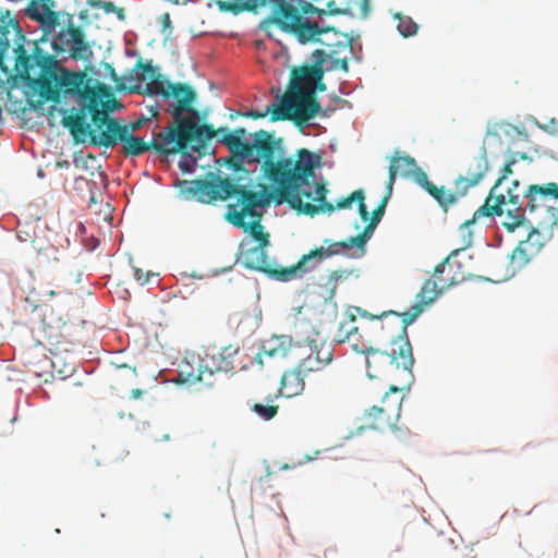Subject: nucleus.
Listing matches in <instances>:
<instances>
[{"label":"nucleus","mask_w":558,"mask_h":558,"mask_svg":"<svg viewBox=\"0 0 558 558\" xmlns=\"http://www.w3.org/2000/svg\"><path fill=\"white\" fill-rule=\"evenodd\" d=\"M147 119L146 118H141V119H137L133 122H131L130 124H128L126 126L129 128V133L131 134V132H135L137 130H140L141 128H143V125L146 123Z\"/></svg>","instance_id":"46"},{"label":"nucleus","mask_w":558,"mask_h":558,"mask_svg":"<svg viewBox=\"0 0 558 558\" xmlns=\"http://www.w3.org/2000/svg\"><path fill=\"white\" fill-rule=\"evenodd\" d=\"M414 177L415 181L428 193L434 183L428 180L427 174L418 167L415 168V171L411 174Z\"/></svg>","instance_id":"38"},{"label":"nucleus","mask_w":558,"mask_h":558,"mask_svg":"<svg viewBox=\"0 0 558 558\" xmlns=\"http://www.w3.org/2000/svg\"><path fill=\"white\" fill-rule=\"evenodd\" d=\"M137 89H138V87H131V88H130V90H131V92H135V90H137Z\"/></svg>","instance_id":"55"},{"label":"nucleus","mask_w":558,"mask_h":558,"mask_svg":"<svg viewBox=\"0 0 558 558\" xmlns=\"http://www.w3.org/2000/svg\"><path fill=\"white\" fill-rule=\"evenodd\" d=\"M173 185L185 198H194L203 204H215L235 196L236 202L227 206L226 220L248 232L258 242L257 245L269 244L268 234L263 231L260 223L264 208L274 201L272 192H268L266 185H260L262 189L255 192L242 184L241 178L230 179L214 172H208L205 179H177Z\"/></svg>","instance_id":"4"},{"label":"nucleus","mask_w":558,"mask_h":558,"mask_svg":"<svg viewBox=\"0 0 558 558\" xmlns=\"http://www.w3.org/2000/svg\"><path fill=\"white\" fill-rule=\"evenodd\" d=\"M266 247L267 245H255L242 251L240 262L246 269L264 272L280 281H290L300 275L298 263L291 267L278 268L268 258Z\"/></svg>","instance_id":"12"},{"label":"nucleus","mask_w":558,"mask_h":558,"mask_svg":"<svg viewBox=\"0 0 558 558\" xmlns=\"http://www.w3.org/2000/svg\"><path fill=\"white\" fill-rule=\"evenodd\" d=\"M525 201L523 209L531 213L544 210L551 219L553 214L558 209V184L549 182L546 184H532L523 194Z\"/></svg>","instance_id":"13"},{"label":"nucleus","mask_w":558,"mask_h":558,"mask_svg":"<svg viewBox=\"0 0 558 558\" xmlns=\"http://www.w3.org/2000/svg\"><path fill=\"white\" fill-rule=\"evenodd\" d=\"M279 407L272 404V400H269L267 404L255 403L253 411L264 420H271L278 412Z\"/></svg>","instance_id":"35"},{"label":"nucleus","mask_w":558,"mask_h":558,"mask_svg":"<svg viewBox=\"0 0 558 558\" xmlns=\"http://www.w3.org/2000/svg\"><path fill=\"white\" fill-rule=\"evenodd\" d=\"M333 101H335L336 104H343V102H345V100H343V99H342V98H340L339 96H335V97H333Z\"/></svg>","instance_id":"52"},{"label":"nucleus","mask_w":558,"mask_h":558,"mask_svg":"<svg viewBox=\"0 0 558 558\" xmlns=\"http://www.w3.org/2000/svg\"><path fill=\"white\" fill-rule=\"evenodd\" d=\"M239 353V347L226 345L219 351L207 350L203 359L204 368L211 376L216 372H229L234 367V356Z\"/></svg>","instance_id":"20"},{"label":"nucleus","mask_w":558,"mask_h":558,"mask_svg":"<svg viewBox=\"0 0 558 558\" xmlns=\"http://www.w3.org/2000/svg\"><path fill=\"white\" fill-rule=\"evenodd\" d=\"M54 7V0H31L25 9V15L38 22L44 34L48 35L60 24L59 13Z\"/></svg>","instance_id":"15"},{"label":"nucleus","mask_w":558,"mask_h":558,"mask_svg":"<svg viewBox=\"0 0 558 558\" xmlns=\"http://www.w3.org/2000/svg\"><path fill=\"white\" fill-rule=\"evenodd\" d=\"M391 192H392V190H387V194L383 197L380 204L373 210L372 216L368 215V220H371L377 225L379 223V221L381 220V217L385 214V208H386L388 199L391 196Z\"/></svg>","instance_id":"37"},{"label":"nucleus","mask_w":558,"mask_h":558,"mask_svg":"<svg viewBox=\"0 0 558 558\" xmlns=\"http://www.w3.org/2000/svg\"><path fill=\"white\" fill-rule=\"evenodd\" d=\"M271 7V21L280 29L294 35L301 44L318 43L329 56L348 49L344 36L332 27H323L317 17L327 15L323 9L316 8L307 0H245L242 8L248 11Z\"/></svg>","instance_id":"5"},{"label":"nucleus","mask_w":558,"mask_h":558,"mask_svg":"<svg viewBox=\"0 0 558 558\" xmlns=\"http://www.w3.org/2000/svg\"><path fill=\"white\" fill-rule=\"evenodd\" d=\"M204 362L201 356L192 355L191 359L185 357L179 365L178 376L174 379L178 384L194 385L205 380Z\"/></svg>","instance_id":"22"},{"label":"nucleus","mask_w":558,"mask_h":558,"mask_svg":"<svg viewBox=\"0 0 558 558\" xmlns=\"http://www.w3.org/2000/svg\"><path fill=\"white\" fill-rule=\"evenodd\" d=\"M335 64H336V66H339L340 69H342L344 72H348V70H349L348 60L345 58L336 59Z\"/></svg>","instance_id":"48"},{"label":"nucleus","mask_w":558,"mask_h":558,"mask_svg":"<svg viewBox=\"0 0 558 558\" xmlns=\"http://www.w3.org/2000/svg\"><path fill=\"white\" fill-rule=\"evenodd\" d=\"M294 327L299 340L308 348L306 356L298 363L301 371L307 375L324 371L333 360L332 344L304 320L298 322Z\"/></svg>","instance_id":"9"},{"label":"nucleus","mask_w":558,"mask_h":558,"mask_svg":"<svg viewBox=\"0 0 558 558\" xmlns=\"http://www.w3.org/2000/svg\"><path fill=\"white\" fill-rule=\"evenodd\" d=\"M368 225L364 228L363 232L351 236V243H355V247L360 251V254L363 255L365 253V246L367 241L371 239L377 223L367 220Z\"/></svg>","instance_id":"33"},{"label":"nucleus","mask_w":558,"mask_h":558,"mask_svg":"<svg viewBox=\"0 0 558 558\" xmlns=\"http://www.w3.org/2000/svg\"><path fill=\"white\" fill-rule=\"evenodd\" d=\"M387 413L380 405H373L365 411L363 415V425L360 429H374L378 432L389 430L397 437H402L407 434L408 428H403L398 425V421L395 418L387 420Z\"/></svg>","instance_id":"19"},{"label":"nucleus","mask_w":558,"mask_h":558,"mask_svg":"<svg viewBox=\"0 0 558 558\" xmlns=\"http://www.w3.org/2000/svg\"><path fill=\"white\" fill-rule=\"evenodd\" d=\"M272 108H274V104L271 106H268L264 112H259L256 110H250V111L243 113V117L252 118V119H262V118H265L268 113L271 114Z\"/></svg>","instance_id":"42"},{"label":"nucleus","mask_w":558,"mask_h":558,"mask_svg":"<svg viewBox=\"0 0 558 558\" xmlns=\"http://www.w3.org/2000/svg\"><path fill=\"white\" fill-rule=\"evenodd\" d=\"M402 314H399L393 311L383 312L379 315L371 316V322L373 323V330L381 332L383 336L380 338L387 339L389 344L392 342V337L397 339V335L395 331L396 322H401Z\"/></svg>","instance_id":"25"},{"label":"nucleus","mask_w":558,"mask_h":558,"mask_svg":"<svg viewBox=\"0 0 558 558\" xmlns=\"http://www.w3.org/2000/svg\"><path fill=\"white\" fill-rule=\"evenodd\" d=\"M322 157L306 148H300L293 156H284L282 140L275 138L268 131L259 130L253 134L240 161H230L235 171L247 174L243 162L260 163L263 178L271 187L277 205L288 204L298 213L314 217L320 213H331L333 206L327 202L328 190L314 181L315 169L320 166Z\"/></svg>","instance_id":"2"},{"label":"nucleus","mask_w":558,"mask_h":558,"mask_svg":"<svg viewBox=\"0 0 558 558\" xmlns=\"http://www.w3.org/2000/svg\"><path fill=\"white\" fill-rule=\"evenodd\" d=\"M342 277H343V272L341 270H333L329 275V281L332 282L331 296L335 293L337 281L340 280Z\"/></svg>","instance_id":"45"},{"label":"nucleus","mask_w":558,"mask_h":558,"mask_svg":"<svg viewBox=\"0 0 558 558\" xmlns=\"http://www.w3.org/2000/svg\"><path fill=\"white\" fill-rule=\"evenodd\" d=\"M134 279L141 284H145L149 281L150 277L154 276L150 271H144L143 269L132 266Z\"/></svg>","instance_id":"39"},{"label":"nucleus","mask_w":558,"mask_h":558,"mask_svg":"<svg viewBox=\"0 0 558 558\" xmlns=\"http://www.w3.org/2000/svg\"><path fill=\"white\" fill-rule=\"evenodd\" d=\"M489 170V162L486 156L485 148L482 151L471 157L466 165L463 174H459L454 180L459 185L460 191L468 194L469 190L478 185L486 177Z\"/></svg>","instance_id":"16"},{"label":"nucleus","mask_w":558,"mask_h":558,"mask_svg":"<svg viewBox=\"0 0 558 558\" xmlns=\"http://www.w3.org/2000/svg\"><path fill=\"white\" fill-rule=\"evenodd\" d=\"M357 316L360 318H368L371 320V316L374 315L369 314L367 311L361 307H353V312L350 313L349 315L350 319L348 322H343L340 324L338 336L339 342H344L345 340H349L350 337L357 331V327L354 326V322Z\"/></svg>","instance_id":"31"},{"label":"nucleus","mask_w":558,"mask_h":558,"mask_svg":"<svg viewBox=\"0 0 558 558\" xmlns=\"http://www.w3.org/2000/svg\"><path fill=\"white\" fill-rule=\"evenodd\" d=\"M162 26L163 29L170 28L171 29V20L169 13H166L162 15Z\"/></svg>","instance_id":"49"},{"label":"nucleus","mask_w":558,"mask_h":558,"mask_svg":"<svg viewBox=\"0 0 558 558\" xmlns=\"http://www.w3.org/2000/svg\"><path fill=\"white\" fill-rule=\"evenodd\" d=\"M92 7L93 8H100L102 9L106 13H117L119 20H124L125 15H124V10L122 8H118L114 5L113 2H110V1H104V0H98L96 2H92Z\"/></svg>","instance_id":"36"},{"label":"nucleus","mask_w":558,"mask_h":558,"mask_svg":"<svg viewBox=\"0 0 558 558\" xmlns=\"http://www.w3.org/2000/svg\"><path fill=\"white\" fill-rule=\"evenodd\" d=\"M314 459H315V456L305 454L302 460H298L295 462H292V464L284 463L280 469L281 470L294 469V468L303 465L305 462L312 461Z\"/></svg>","instance_id":"43"},{"label":"nucleus","mask_w":558,"mask_h":558,"mask_svg":"<svg viewBox=\"0 0 558 558\" xmlns=\"http://www.w3.org/2000/svg\"><path fill=\"white\" fill-rule=\"evenodd\" d=\"M196 159L192 156L184 157L180 162L179 167L183 173H192L195 170Z\"/></svg>","instance_id":"40"},{"label":"nucleus","mask_w":558,"mask_h":558,"mask_svg":"<svg viewBox=\"0 0 558 558\" xmlns=\"http://www.w3.org/2000/svg\"><path fill=\"white\" fill-rule=\"evenodd\" d=\"M395 17L398 20V31L403 37H410L416 34L417 25L411 17L402 16L400 13H397Z\"/></svg>","instance_id":"34"},{"label":"nucleus","mask_w":558,"mask_h":558,"mask_svg":"<svg viewBox=\"0 0 558 558\" xmlns=\"http://www.w3.org/2000/svg\"><path fill=\"white\" fill-rule=\"evenodd\" d=\"M48 294L52 296V295L56 294V292L51 290V291L48 292Z\"/></svg>","instance_id":"56"},{"label":"nucleus","mask_w":558,"mask_h":558,"mask_svg":"<svg viewBox=\"0 0 558 558\" xmlns=\"http://www.w3.org/2000/svg\"><path fill=\"white\" fill-rule=\"evenodd\" d=\"M519 186V181L512 180L511 186L506 184L502 190L506 194V203L504 205L511 206V208L507 209L505 220L501 222L502 227L508 231H514L525 220L523 202L520 199V193L518 192Z\"/></svg>","instance_id":"18"},{"label":"nucleus","mask_w":558,"mask_h":558,"mask_svg":"<svg viewBox=\"0 0 558 558\" xmlns=\"http://www.w3.org/2000/svg\"><path fill=\"white\" fill-rule=\"evenodd\" d=\"M541 447V442L530 441L522 448V451L529 456H532L533 451Z\"/></svg>","instance_id":"47"},{"label":"nucleus","mask_w":558,"mask_h":558,"mask_svg":"<svg viewBox=\"0 0 558 558\" xmlns=\"http://www.w3.org/2000/svg\"><path fill=\"white\" fill-rule=\"evenodd\" d=\"M324 70L317 64L302 65L295 68L291 72L290 87L299 88L301 90L325 92L326 84L323 82Z\"/></svg>","instance_id":"17"},{"label":"nucleus","mask_w":558,"mask_h":558,"mask_svg":"<svg viewBox=\"0 0 558 558\" xmlns=\"http://www.w3.org/2000/svg\"><path fill=\"white\" fill-rule=\"evenodd\" d=\"M461 238L463 239L462 235ZM465 248L466 247L462 245L460 248L453 250L449 256L442 259V262L435 267L433 277L424 281L421 290L416 294L415 304L411 307L410 311L402 313V319L400 323L396 322L395 324V327H398V330L401 333H404L408 326L411 325L420 316L424 308L432 304L445 290L465 280V276L448 278L439 277L440 274H445L446 267L449 265V259Z\"/></svg>","instance_id":"7"},{"label":"nucleus","mask_w":558,"mask_h":558,"mask_svg":"<svg viewBox=\"0 0 558 558\" xmlns=\"http://www.w3.org/2000/svg\"><path fill=\"white\" fill-rule=\"evenodd\" d=\"M534 236H539V233L535 230L529 233L526 240L520 241L519 245L512 251L511 263L515 267L521 268L530 262L531 256L534 253V251L532 250V240Z\"/></svg>","instance_id":"30"},{"label":"nucleus","mask_w":558,"mask_h":558,"mask_svg":"<svg viewBox=\"0 0 558 558\" xmlns=\"http://www.w3.org/2000/svg\"><path fill=\"white\" fill-rule=\"evenodd\" d=\"M290 340L287 337H272L271 339L264 341L260 352L256 355V360L262 365V357L264 355L269 357H284L288 354Z\"/></svg>","instance_id":"27"},{"label":"nucleus","mask_w":558,"mask_h":558,"mask_svg":"<svg viewBox=\"0 0 558 558\" xmlns=\"http://www.w3.org/2000/svg\"><path fill=\"white\" fill-rule=\"evenodd\" d=\"M117 88H118L119 90H121V89H124L125 87H124V86H121V85H119V84H118V85H117Z\"/></svg>","instance_id":"54"},{"label":"nucleus","mask_w":558,"mask_h":558,"mask_svg":"<svg viewBox=\"0 0 558 558\" xmlns=\"http://www.w3.org/2000/svg\"><path fill=\"white\" fill-rule=\"evenodd\" d=\"M308 376L296 365L294 368L286 371L280 380V393L287 398L301 395L305 389V377Z\"/></svg>","instance_id":"24"},{"label":"nucleus","mask_w":558,"mask_h":558,"mask_svg":"<svg viewBox=\"0 0 558 558\" xmlns=\"http://www.w3.org/2000/svg\"><path fill=\"white\" fill-rule=\"evenodd\" d=\"M451 264L449 263V265L446 267V270L445 272H447L446 275L444 274H440L439 277L440 278H448V277H458L456 274L454 275H451ZM463 275H461L460 277H462Z\"/></svg>","instance_id":"50"},{"label":"nucleus","mask_w":558,"mask_h":558,"mask_svg":"<svg viewBox=\"0 0 558 558\" xmlns=\"http://www.w3.org/2000/svg\"><path fill=\"white\" fill-rule=\"evenodd\" d=\"M133 78L145 83L143 94L160 95L165 99L170 97L177 99L172 110L174 125L169 126L165 132L157 133L153 141L145 142L142 137L130 134L128 126H122L117 119L110 118L107 111L97 109L94 105L92 107L94 130L96 131L94 145L109 148L114 147L120 141L125 156H140L149 149L171 155L185 153L189 148L198 150L215 135L213 125H199L193 120L197 118L198 112L192 107L196 94L191 86L183 83H170L157 72L151 62L144 63L142 60H138L133 69Z\"/></svg>","instance_id":"1"},{"label":"nucleus","mask_w":558,"mask_h":558,"mask_svg":"<svg viewBox=\"0 0 558 558\" xmlns=\"http://www.w3.org/2000/svg\"><path fill=\"white\" fill-rule=\"evenodd\" d=\"M111 74H112L113 80H114V81H118V78H117V76H116V72H114V70H113V69H111Z\"/></svg>","instance_id":"53"},{"label":"nucleus","mask_w":558,"mask_h":558,"mask_svg":"<svg viewBox=\"0 0 558 558\" xmlns=\"http://www.w3.org/2000/svg\"><path fill=\"white\" fill-rule=\"evenodd\" d=\"M397 339L392 337L389 350L381 351L373 347H365L361 352L366 356L367 374L369 378H380L393 375L402 369L411 373L414 359L412 347L408 338V331L401 333L395 327Z\"/></svg>","instance_id":"6"},{"label":"nucleus","mask_w":558,"mask_h":558,"mask_svg":"<svg viewBox=\"0 0 558 558\" xmlns=\"http://www.w3.org/2000/svg\"><path fill=\"white\" fill-rule=\"evenodd\" d=\"M1 22L5 25L0 26V69L7 72L3 58L10 48L8 34L11 28L15 33V37L20 39L14 51L16 53L15 66L22 69V76L29 77L31 70L35 66L40 68V76L35 83L40 98L45 101L59 102L62 89L64 94L77 95L82 100H88V104L82 105L75 113L64 116L62 124L70 131L76 143L84 142L87 136L90 137V143H96V131L87 123L86 117L89 113L93 119L92 107L94 105L97 109L101 108L96 90L84 84V74L65 70L58 74L57 61L53 56L43 53L44 50L38 41H26L19 22L10 17L9 11L5 12V15L1 14Z\"/></svg>","instance_id":"3"},{"label":"nucleus","mask_w":558,"mask_h":558,"mask_svg":"<svg viewBox=\"0 0 558 558\" xmlns=\"http://www.w3.org/2000/svg\"><path fill=\"white\" fill-rule=\"evenodd\" d=\"M39 343L50 351H68L73 344L74 327L70 323L69 313L57 315L51 305H45L41 318Z\"/></svg>","instance_id":"11"},{"label":"nucleus","mask_w":558,"mask_h":558,"mask_svg":"<svg viewBox=\"0 0 558 558\" xmlns=\"http://www.w3.org/2000/svg\"><path fill=\"white\" fill-rule=\"evenodd\" d=\"M353 202L357 203L359 215H360L361 219L363 221H367L368 220V209L365 204V196H364L363 190H356V191L352 192L349 196L340 199L336 205H332V206H333V209H336V208L345 209V208H349ZM333 211L335 210H332L331 214ZM327 214L330 215V213H327Z\"/></svg>","instance_id":"32"},{"label":"nucleus","mask_w":558,"mask_h":558,"mask_svg":"<svg viewBox=\"0 0 558 558\" xmlns=\"http://www.w3.org/2000/svg\"><path fill=\"white\" fill-rule=\"evenodd\" d=\"M352 247H355V243H351V238L333 242L328 245V247H317L313 251H311L308 254H305L302 256V258L298 262L299 272L300 275L311 270L314 265H310L314 259H317L318 262H322L332 255H338L342 251L351 250Z\"/></svg>","instance_id":"21"},{"label":"nucleus","mask_w":558,"mask_h":558,"mask_svg":"<svg viewBox=\"0 0 558 558\" xmlns=\"http://www.w3.org/2000/svg\"><path fill=\"white\" fill-rule=\"evenodd\" d=\"M327 57H330V56H329V52L327 51V49H325V48L316 49L312 54L314 64H317L318 66H322V64L325 62Z\"/></svg>","instance_id":"41"},{"label":"nucleus","mask_w":558,"mask_h":558,"mask_svg":"<svg viewBox=\"0 0 558 558\" xmlns=\"http://www.w3.org/2000/svg\"><path fill=\"white\" fill-rule=\"evenodd\" d=\"M331 111H333L332 108H320L313 90H301L289 86L281 102L274 104L271 121L293 120L296 124L303 125L318 113L328 117Z\"/></svg>","instance_id":"8"},{"label":"nucleus","mask_w":558,"mask_h":558,"mask_svg":"<svg viewBox=\"0 0 558 558\" xmlns=\"http://www.w3.org/2000/svg\"><path fill=\"white\" fill-rule=\"evenodd\" d=\"M402 395L401 389L395 385L389 386V390L384 395L380 407L387 413L388 418L400 420Z\"/></svg>","instance_id":"29"},{"label":"nucleus","mask_w":558,"mask_h":558,"mask_svg":"<svg viewBox=\"0 0 558 558\" xmlns=\"http://www.w3.org/2000/svg\"><path fill=\"white\" fill-rule=\"evenodd\" d=\"M454 190H449L446 186H434L428 192V194L438 203V205L445 210H448V207L458 203V201L465 196V192H461L457 182H453Z\"/></svg>","instance_id":"28"},{"label":"nucleus","mask_w":558,"mask_h":558,"mask_svg":"<svg viewBox=\"0 0 558 558\" xmlns=\"http://www.w3.org/2000/svg\"><path fill=\"white\" fill-rule=\"evenodd\" d=\"M143 396V391L141 389H133L131 390L130 397L132 399H140Z\"/></svg>","instance_id":"51"},{"label":"nucleus","mask_w":558,"mask_h":558,"mask_svg":"<svg viewBox=\"0 0 558 558\" xmlns=\"http://www.w3.org/2000/svg\"><path fill=\"white\" fill-rule=\"evenodd\" d=\"M360 16L366 17L369 13V0H359L355 2Z\"/></svg>","instance_id":"44"},{"label":"nucleus","mask_w":558,"mask_h":558,"mask_svg":"<svg viewBox=\"0 0 558 558\" xmlns=\"http://www.w3.org/2000/svg\"><path fill=\"white\" fill-rule=\"evenodd\" d=\"M521 158H522V159H525V158H526V155H525V154H522V155H521Z\"/></svg>","instance_id":"57"},{"label":"nucleus","mask_w":558,"mask_h":558,"mask_svg":"<svg viewBox=\"0 0 558 558\" xmlns=\"http://www.w3.org/2000/svg\"><path fill=\"white\" fill-rule=\"evenodd\" d=\"M214 138L217 134L222 133L223 135L220 138V142L228 147V149L232 153L234 158L233 161H240V159L245 156V151L248 149V142L244 141L246 135V131L243 128H238L233 132H227V129L220 128L215 130Z\"/></svg>","instance_id":"23"},{"label":"nucleus","mask_w":558,"mask_h":558,"mask_svg":"<svg viewBox=\"0 0 558 558\" xmlns=\"http://www.w3.org/2000/svg\"><path fill=\"white\" fill-rule=\"evenodd\" d=\"M416 161L410 156H399L396 153L390 159L389 179L387 182V190H392L398 175L410 177L416 168Z\"/></svg>","instance_id":"26"},{"label":"nucleus","mask_w":558,"mask_h":558,"mask_svg":"<svg viewBox=\"0 0 558 558\" xmlns=\"http://www.w3.org/2000/svg\"><path fill=\"white\" fill-rule=\"evenodd\" d=\"M52 48L58 53L70 52L73 59H86L90 53L83 31L73 25L60 31L52 40Z\"/></svg>","instance_id":"14"},{"label":"nucleus","mask_w":558,"mask_h":558,"mask_svg":"<svg viewBox=\"0 0 558 558\" xmlns=\"http://www.w3.org/2000/svg\"><path fill=\"white\" fill-rule=\"evenodd\" d=\"M517 162L514 157H511L501 169V174L490 189L484 204L478 207L471 219L465 220L459 228L460 234L463 236V246L470 247L473 242V232L470 227L474 225L482 217L501 216L504 214L502 206L506 203V194L504 193V185L508 183V175L512 173V166Z\"/></svg>","instance_id":"10"}]
</instances>
